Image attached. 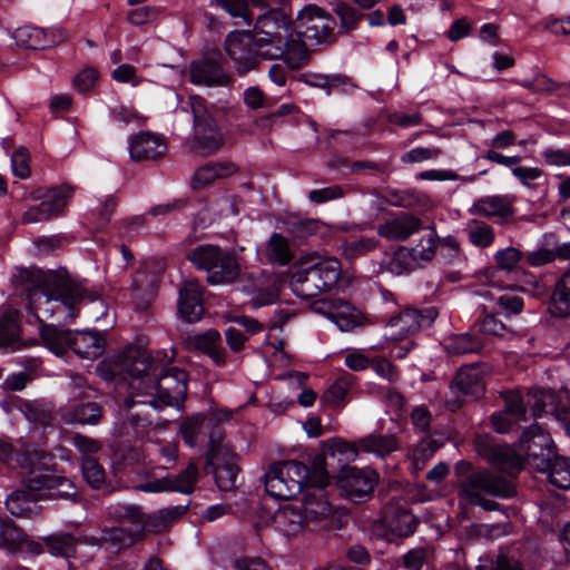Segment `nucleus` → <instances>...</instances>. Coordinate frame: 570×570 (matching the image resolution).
I'll use <instances>...</instances> for the list:
<instances>
[{"label":"nucleus","mask_w":570,"mask_h":570,"mask_svg":"<svg viewBox=\"0 0 570 570\" xmlns=\"http://www.w3.org/2000/svg\"><path fill=\"white\" fill-rule=\"evenodd\" d=\"M176 351L138 352L127 367L128 375L139 381L146 392L126 396L119 405L116 434L127 442L140 439L154 423V413L166 406L181 409L188 393V372L175 364Z\"/></svg>","instance_id":"obj_1"},{"label":"nucleus","mask_w":570,"mask_h":570,"mask_svg":"<svg viewBox=\"0 0 570 570\" xmlns=\"http://www.w3.org/2000/svg\"><path fill=\"white\" fill-rule=\"evenodd\" d=\"M87 284V279L55 271H49L41 281L46 301L38 312L56 323L42 325L40 337L45 346L57 356L71 350L81 358L96 360L105 352L107 341L102 333L96 330L71 331L60 327L72 323L79 316V305L82 302L96 301V293Z\"/></svg>","instance_id":"obj_2"},{"label":"nucleus","mask_w":570,"mask_h":570,"mask_svg":"<svg viewBox=\"0 0 570 570\" xmlns=\"http://www.w3.org/2000/svg\"><path fill=\"white\" fill-rule=\"evenodd\" d=\"M358 449L366 453H374L385 458L399 449L395 435L368 434L361 438L357 444L335 436L321 442V451L309 453L314 463L316 482L326 488L331 480L337 481L351 466L350 462L358 455Z\"/></svg>","instance_id":"obj_3"},{"label":"nucleus","mask_w":570,"mask_h":570,"mask_svg":"<svg viewBox=\"0 0 570 570\" xmlns=\"http://www.w3.org/2000/svg\"><path fill=\"white\" fill-rule=\"evenodd\" d=\"M18 465L27 471L31 490H46L58 502L79 503L82 498L71 480L62 474L56 455L37 444L26 443L17 452Z\"/></svg>","instance_id":"obj_4"},{"label":"nucleus","mask_w":570,"mask_h":570,"mask_svg":"<svg viewBox=\"0 0 570 570\" xmlns=\"http://www.w3.org/2000/svg\"><path fill=\"white\" fill-rule=\"evenodd\" d=\"M181 110L190 109L193 116L191 149L203 156L218 150L225 141L224 131H232L239 127L237 122L240 107L218 108L208 105L206 99L197 95H190L186 106Z\"/></svg>","instance_id":"obj_5"},{"label":"nucleus","mask_w":570,"mask_h":570,"mask_svg":"<svg viewBox=\"0 0 570 570\" xmlns=\"http://www.w3.org/2000/svg\"><path fill=\"white\" fill-rule=\"evenodd\" d=\"M454 474L460 481V500L484 511L500 510V504L487 497L509 499L515 495V488L510 481L487 469L475 468L468 460L454 464Z\"/></svg>","instance_id":"obj_6"},{"label":"nucleus","mask_w":570,"mask_h":570,"mask_svg":"<svg viewBox=\"0 0 570 570\" xmlns=\"http://www.w3.org/2000/svg\"><path fill=\"white\" fill-rule=\"evenodd\" d=\"M187 259L207 273L209 285L232 284L240 278L242 266L234 249L202 244L189 250Z\"/></svg>","instance_id":"obj_7"},{"label":"nucleus","mask_w":570,"mask_h":570,"mask_svg":"<svg viewBox=\"0 0 570 570\" xmlns=\"http://www.w3.org/2000/svg\"><path fill=\"white\" fill-rule=\"evenodd\" d=\"M340 278V261L332 258L318 262L293 276L294 292L302 297L312 298L334 288Z\"/></svg>","instance_id":"obj_8"},{"label":"nucleus","mask_w":570,"mask_h":570,"mask_svg":"<svg viewBox=\"0 0 570 570\" xmlns=\"http://www.w3.org/2000/svg\"><path fill=\"white\" fill-rule=\"evenodd\" d=\"M75 188L68 184H61L48 188L35 189L30 197L33 200L42 199L38 205L30 206L22 215V224L40 223L59 216L70 203Z\"/></svg>","instance_id":"obj_9"},{"label":"nucleus","mask_w":570,"mask_h":570,"mask_svg":"<svg viewBox=\"0 0 570 570\" xmlns=\"http://www.w3.org/2000/svg\"><path fill=\"white\" fill-rule=\"evenodd\" d=\"M474 448L481 458L503 473L515 474L525 465L521 452L507 443H501L491 434H478L474 439Z\"/></svg>","instance_id":"obj_10"},{"label":"nucleus","mask_w":570,"mask_h":570,"mask_svg":"<svg viewBox=\"0 0 570 570\" xmlns=\"http://www.w3.org/2000/svg\"><path fill=\"white\" fill-rule=\"evenodd\" d=\"M438 239L439 235L435 227H431L430 233L423 235L415 246H399L389 262V269L396 275H401L411 273L417 267L432 262L436 253Z\"/></svg>","instance_id":"obj_11"},{"label":"nucleus","mask_w":570,"mask_h":570,"mask_svg":"<svg viewBox=\"0 0 570 570\" xmlns=\"http://www.w3.org/2000/svg\"><path fill=\"white\" fill-rule=\"evenodd\" d=\"M519 449L524 464L535 471L547 469L550 459L558 453L551 435L537 423L522 431L519 438Z\"/></svg>","instance_id":"obj_12"},{"label":"nucleus","mask_w":570,"mask_h":570,"mask_svg":"<svg viewBox=\"0 0 570 570\" xmlns=\"http://www.w3.org/2000/svg\"><path fill=\"white\" fill-rule=\"evenodd\" d=\"M297 37L314 45L328 43L333 39L335 19L316 6H306L297 14Z\"/></svg>","instance_id":"obj_13"},{"label":"nucleus","mask_w":570,"mask_h":570,"mask_svg":"<svg viewBox=\"0 0 570 570\" xmlns=\"http://www.w3.org/2000/svg\"><path fill=\"white\" fill-rule=\"evenodd\" d=\"M503 409L490 415V424L494 432L508 434L517 431L520 424L529 420L524 396L519 390L500 392Z\"/></svg>","instance_id":"obj_14"},{"label":"nucleus","mask_w":570,"mask_h":570,"mask_svg":"<svg viewBox=\"0 0 570 570\" xmlns=\"http://www.w3.org/2000/svg\"><path fill=\"white\" fill-rule=\"evenodd\" d=\"M225 50L227 55L239 66L243 71L266 67L262 65L265 61L262 58V51H267L264 43H259L249 31H232L225 40Z\"/></svg>","instance_id":"obj_15"},{"label":"nucleus","mask_w":570,"mask_h":570,"mask_svg":"<svg viewBox=\"0 0 570 570\" xmlns=\"http://www.w3.org/2000/svg\"><path fill=\"white\" fill-rule=\"evenodd\" d=\"M313 309L333 322L342 332H350L365 324L363 314L341 297L317 299L313 303Z\"/></svg>","instance_id":"obj_16"},{"label":"nucleus","mask_w":570,"mask_h":570,"mask_svg":"<svg viewBox=\"0 0 570 570\" xmlns=\"http://www.w3.org/2000/svg\"><path fill=\"white\" fill-rule=\"evenodd\" d=\"M198 476V466L190 461L180 472L167 474L159 479L146 480L138 485V489L146 493L178 492L190 494L196 489Z\"/></svg>","instance_id":"obj_17"},{"label":"nucleus","mask_w":570,"mask_h":570,"mask_svg":"<svg viewBox=\"0 0 570 570\" xmlns=\"http://www.w3.org/2000/svg\"><path fill=\"white\" fill-rule=\"evenodd\" d=\"M43 500H53L46 490H31L30 484L22 480L20 489L11 491L6 498V509L16 518L35 519L42 512L39 504Z\"/></svg>","instance_id":"obj_18"},{"label":"nucleus","mask_w":570,"mask_h":570,"mask_svg":"<svg viewBox=\"0 0 570 570\" xmlns=\"http://www.w3.org/2000/svg\"><path fill=\"white\" fill-rule=\"evenodd\" d=\"M308 46L306 41L297 37V39L292 38L287 41L284 48L268 47L267 51H262V58L278 62L266 67L267 71H282L281 61L291 70L304 68L309 60Z\"/></svg>","instance_id":"obj_19"},{"label":"nucleus","mask_w":570,"mask_h":570,"mask_svg":"<svg viewBox=\"0 0 570 570\" xmlns=\"http://www.w3.org/2000/svg\"><path fill=\"white\" fill-rule=\"evenodd\" d=\"M377 482L379 474L375 471L356 466H350L336 481L345 495L355 503L370 498Z\"/></svg>","instance_id":"obj_20"},{"label":"nucleus","mask_w":570,"mask_h":570,"mask_svg":"<svg viewBox=\"0 0 570 570\" xmlns=\"http://www.w3.org/2000/svg\"><path fill=\"white\" fill-rule=\"evenodd\" d=\"M438 316L439 311L434 306L422 308L407 307L397 315L390 317L387 326L397 327L399 336L396 338L402 340L421 330L431 327Z\"/></svg>","instance_id":"obj_21"},{"label":"nucleus","mask_w":570,"mask_h":570,"mask_svg":"<svg viewBox=\"0 0 570 570\" xmlns=\"http://www.w3.org/2000/svg\"><path fill=\"white\" fill-rule=\"evenodd\" d=\"M494 265L479 272L481 278L490 285H499L501 274L510 275L524 268V253L517 247L508 246L498 249L493 255Z\"/></svg>","instance_id":"obj_22"},{"label":"nucleus","mask_w":570,"mask_h":570,"mask_svg":"<svg viewBox=\"0 0 570 570\" xmlns=\"http://www.w3.org/2000/svg\"><path fill=\"white\" fill-rule=\"evenodd\" d=\"M0 547L10 552H26L31 556L43 553L41 542L31 539L9 518H0Z\"/></svg>","instance_id":"obj_23"},{"label":"nucleus","mask_w":570,"mask_h":570,"mask_svg":"<svg viewBox=\"0 0 570 570\" xmlns=\"http://www.w3.org/2000/svg\"><path fill=\"white\" fill-rule=\"evenodd\" d=\"M425 226L421 218L407 213L401 212L392 219H387L377 226L379 236L395 242H405L412 235L431 228Z\"/></svg>","instance_id":"obj_24"},{"label":"nucleus","mask_w":570,"mask_h":570,"mask_svg":"<svg viewBox=\"0 0 570 570\" xmlns=\"http://www.w3.org/2000/svg\"><path fill=\"white\" fill-rule=\"evenodd\" d=\"M42 542L43 550L47 549L50 554L65 558L66 560L76 557L77 547L79 544L90 546L97 550L101 547L100 539L95 535L75 537L69 532L53 533L43 537Z\"/></svg>","instance_id":"obj_25"},{"label":"nucleus","mask_w":570,"mask_h":570,"mask_svg":"<svg viewBox=\"0 0 570 570\" xmlns=\"http://www.w3.org/2000/svg\"><path fill=\"white\" fill-rule=\"evenodd\" d=\"M238 456L226 453L216 458H207L205 463L206 474H213L215 483L220 491H232L237 488V475L240 471L237 464Z\"/></svg>","instance_id":"obj_26"},{"label":"nucleus","mask_w":570,"mask_h":570,"mask_svg":"<svg viewBox=\"0 0 570 570\" xmlns=\"http://www.w3.org/2000/svg\"><path fill=\"white\" fill-rule=\"evenodd\" d=\"M299 503L308 524L314 522L332 524L335 521L334 507L326 498L325 488H309Z\"/></svg>","instance_id":"obj_27"},{"label":"nucleus","mask_w":570,"mask_h":570,"mask_svg":"<svg viewBox=\"0 0 570 570\" xmlns=\"http://www.w3.org/2000/svg\"><path fill=\"white\" fill-rule=\"evenodd\" d=\"M167 144L163 136L151 131H140L129 139L130 158L135 161L158 159L165 155Z\"/></svg>","instance_id":"obj_28"},{"label":"nucleus","mask_w":570,"mask_h":570,"mask_svg":"<svg viewBox=\"0 0 570 570\" xmlns=\"http://www.w3.org/2000/svg\"><path fill=\"white\" fill-rule=\"evenodd\" d=\"M304 461L299 460H284L275 462L274 464L284 472L285 480L298 483L301 493L309 488H323L322 484L316 482V473H314V463L311 454L303 456Z\"/></svg>","instance_id":"obj_29"},{"label":"nucleus","mask_w":570,"mask_h":570,"mask_svg":"<svg viewBox=\"0 0 570 570\" xmlns=\"http://www.w3.org/2000/svg\"><path fill=\"white\" fill-rule=\"evenodd\" d=\"M178 314L187 323L199 321L205 312L203 288L195 282L185 283L178 293Z\"/></svg>","instance_id":"obj_30"},{"label":"nucleus","mask_w":570,"mask_h":570,"mask_svg":"<svg viewBox=\"0 0 570 570\" xmlns=\"http://www.w3.org/2000/svg\"><path fill=\"white\" fill-rule=\"evenodd\" d=\"M264 487L266 494L276 501H289L301 493L298 483L285 480L284 472L274 463L264 475Z\"/></svg>","instance_id":"obj_31"},{"label":"nucleus","mask_w":570,"mask_h":570,"mask_svg":"<svg viewBox=\"0 0 570 570\" xmlns=\"http://www.w3.org/2000/svg\"><path fill=\"white\" fill-rule=\"evenodd\" d=\"M547 309L554 318L563 320L570 316V268L563 272L553 284Z\"/></svg>","instance_id":"obj_32"},{"label":"nucleus","mask_w":570,"mask_h":570,"mask_svg":"<svg viewBox=\"0 0 570 570\" xmlns=\"http://www.w3.org/2000/svg\"><path fill=\"white\" fill-rule=\"evenodd\" d=\"M189 345L207 356L218 366L226 364V352L222 346V335L215 328L197 333L188 338Z\"/></svg>","instance_id":"obj_33"},{"label":"nucleus","mask_w":570,"mask_h":570,"mask_svg":"<svg viewBox=\"0 0 570 570\" xmlns=\"http://www.w3.org/2000/svg\"><path fill=\"white\" fill-rule=\"evenodd\" d=\"M514 208L507 196H484L473 203L470 213L487 218L497 217L501 223L510 220L514 215Z\"/></svg>","instance_id":"obj_34"},{"label":"nucleus","mask_w":570,"mask_h":570,"mask_svg":"<svg viewBox=\"0 0 570 570\" xmlns=\"http://www.w3.org/2000/svg\"><path fill=\"white\" fill-rule=\"evenodd\" d=\"M105 415V409L100 402L80 400L70 405L65 412L67 423L73 425H98Z\"/></svg>","instance_id":"obj_35"},{"label":"nucleus","mask_w":570,"mask_h":570,"mask_svg":"<svg viewBox=\"0 0 570 570\" xmlns=\"http://www.w3.org/2000/svg\"><path fill=\"white\" fill-rule=\"evenodd\" d=\"M164 267L156 262H142L132 274L131 287L144 295H155L161 283Z\"/></svg>","instance_id":"obj_36"},{"label":"nucleus","mask_w":570,"mask_h":570,"mask_svg":"<svg viewBox=\"0 0 570 570\" xmlns=\"http://www.w3.org/2000/svg\"><path fill=\"white\" fill-rule=\"evenodd\" d=\"M236 171L237 166L232 161H209L195 171L191 179V188H204L215 179L229 177Z\"/></svg>","instance_id":"obj_37"},{"label":"nucleus","mask_w":570,"mask_h":570,"mask_svg":"<svg viewBox=\"0 0 570 570\" xmlns=\"http://www.w3.org/2000/svg\"><path fill=\"white\" fill-rule=\"evenodd\" d=\"M13 39L18 46L35 50L49 48L57 42L52 31L31 26L18 28L13 33Z\"/></svg>","instance_id":"obj_38"},{"label":"nucleus","mask_w":570,"mask_h":570,"mask_svg":"<svg viewBox=\"0 0 570 570\" xmlns=\"http://www.w3.org/2000/svg\"><path fill=\"white\" fill-rule=\"evenodd\" d=\"M485 340L476 333L473 326L470 332L451 336L446 342L445 348L449 354L453 355L480 354L485 348Z\"/></svg>","instance_id":"obj_39"},{"label":"nucleus","mask_w":570,"mask_h":570,"mask_svg":"<svg viewBox=\"0 0 570 570\" xmlns=\"http://www.w3.org/2000/svg\"><path fill=\"white\" fill-rule=\"evenodd\" d=\"M297 79L311 86L327 88V94L332 90L348 92L355 87L346 73H299Z\"/></svg>","instance_id":"obj_40"},{"label":"nucleus","mask_w":570,"mask_h":570,"mask_svg":"<svg viewBox=\"0 0 570 570\" xmlns=\"http://www.w3.org/2000/svg\"><path fill=\"white\" fill-rule=\"evenodd\" d=\"M527 406H531V415L534 419L542 417L544 414L554 413L561 409L558 404V395L554 391L544 389H532L528 393Z\"/></svg>","instance_id":"obj_41"},{"label":"nucleus","mask_w":570,"mask_h":570,"mask_svg":"<svg viewBox=\"0 0 570 570\" xmlns=\"http://www.w3.org/2000/svg\"><path fill=\"white\" fill-rule=\"evenodd\" d=\"M209 425L210 422H207L206 416L203 413H197L181 421L179 435L185 444L194 448L205 440Z\"/></svg>","instance_id":"obj_42"},{"label":"nucleus","mask_w":570,"mask_h":570,"mask_svg":"<svg viewBox=\"0 0 570 570\" xmlns=\"http://www.w3.org/2000/svg\"><path fill=\"white\" fill-rule=\"evenodd\" d=\"M451 387L459 394L473 397H479L484 392L482 379L473 367L460 368L451 382Z\"/></svg>","instance_id":"obj_43"},{"label":"nucleus","mask_w":570,"mask_h":570,"mask_svg":"<svg viewBox=\"0 0 570 570\" xmlns=\"http://www.w3.org/2000/svg\"><path fill=\"white\" fill-rule=\"evenodd\" d=\"M276 519L286 535H295L308 525L301 503L284 505Z\"/></svg>","instance_id":"obj_44"},{"label":"nucleus","mask_w":570,"mask_h":570,"mask_svg":"<svg viewBox=\"0 0 570 570\" xmlns=\"http://www.w3.org/2000/svg\"><path fill=\"white\" fill-rule=\"evenodd\" d=\"M548 468L538 472L547 473L549 482L560 490L570 489V458L559 455L558 453L550 459Z\"/></svg>","instance_id":"obj_45"},{"label":"nucleus","mask_w":570,"mask_h":570,"mask_svg":"<svg viewBox=\"0 0 570 570\" xmlns=\"http://www.w3.org/2000/svg\"><path fill=\"white\" fill-rule=\"evenodd\" d=\"M419 524V518L404 508H397L389 521L391 532L400 538L413 535Z\"/></svg>","instance_id":"obj_46"},{"label":"nucleus","mask_w":570,"mask_h":570,"mask_svg":"<svg viewBox=\"0 0 570 570\" xmlns=\"http://www.w3.org/2000/svg\"><path fill=\"white\" fill-rule=\"evenodd\" d=\"M266 255L271 263L279 266L289 264L293 258L286 237L279 233L272 234L267 243Z\"/></svg>","instance_id":"obj_47"},{"label":"nucleus","mask_w":570,"mask_h":570,"mask_svg":"<svg viewBox=\"0 0 570 570\" xmlns=\"http://www.w3.org/2000/svg\"><path fill=\"white\" fill-rule=\"evenodd\" d=\"M83 480L95 490L106 488V472L96 458L83 456L81 460Z\"/></svg>","instance_id":"obj_48"},{"label":"nucleus","mask_w":570,"mask_h":570,"mask_svg":"<svg viewBox=\"0 0 570 570\" xmlns=\"http://www.w3.org/2000/svg\"><path fill=\"white\" fill-rule=\"evenodd\" d=\"M420 199L421 195L414 189L399 190L389 188L382 196V200L387 205L402 208H411L420 204Z\"/></svg>","instance_id":"obj_49"},{"label":"nucleus","mask_w":570,"mask_h":570,"mask_svg":"<svg viewBox=\"0 0 570 570\" xmlns=\"http://www.w3.org/2000/svg\"><path fill=\"white\" fill-rule=\"evenodd\" d=\"M20 333V325L11 313L0 315V347L12 346L19 341Z\"/></svg>","instance_id":"obj_50"},{"label":"nucleus","mask_w":570,"mask_h":570,"mask_svg":"<svg viewBox=\"0 0 570 570\" xmlns=\"http://www.w3.org/2000/svg\"><path fill=\"white\" fill-rule=\"evenodd\" d=\"M23 414L35 431L41 429L43 433L47 428L53 426L51 412L36 404L27 403L23 409Z\"/></svg>","instance_id":"obj_51"},{"label":"nucleus","mask_w":570,"mask_h":570,"mask_svg":"<svg viewBox=\"0 0 570 570\" xmlns=\"http://www.w3.org/2000/svg\"><path fill=\"white\" fill-rule=\"evenodd\" d=\"M330 166L335 169H348L352 174H360L361 171L368 169L376 173H385L386 165L382 163H375L373 160H355L350 161L347 158L333 159Z\"/></svg>","instance_id":"obj_52"},{"label":"nucleus","mask_w":570,"mask_h":570,"mask_svg":"<svg viewBox=\"0 0 570 570\" xmlns=\"http://www.w3.org/2000/svg\"><path fill=\"white\" fill-rule=\"evenodd\" d=\"M324 223L315 218H304L292 222L289 230L295 238L307 239L311 236L323 234Z\"/></svg>","instance_id":"obj_53"},{"label":"nucleus","mask_w":570,"mask_h":570,"mask_svg":"<svg viewBox=\"0 0 570 570\" xmlns=\"http://www.w3.org/2000/svg\"><path fill=\"white\" fill-rule=\"evenodd\" d=\"M475 226L469 230V240L476 247L487 248L495 239L493 228L484 222L474 220Z\"/></svg>","instance_id":"obj_54"},{"label":"nucleus","mask_w":570,"mask_h":570,"mask_svg":"<svg viewBox=\"0 0 570 570\" xmlns=\"http://www.w3.org/2000/svg\"><path fill=\"white\" fill-rule=\"evenodd\" d=\"M31 155L27 147L20 146L11 155V168L16 177L27 179L31 175Z\"/></svg>","instance_id":"obj_55"},{"label":"nucleus","mask_w":570,"mask_h":570,"mask_svg":"<svg viewBox=\"0 0 570 570\" xmlns=\"http://www.w3.org/2000/svg\"><path fill=\"white\" fill-rule=\"evenodd\" d=\"M476 333L484 338L487 335L503 337L507 331L505 324L495 315H487L474 324Z\"/></svg>","instance_id":"obj_56"},{"label":"nucleus","mask_w":570,"mask_h":570,"mask_svg":"<svg viewBox=\"0 0 570 570\" xmlns=\"http://www.w3.org/2000/svg\"><path fill=\"white\" fill-rule=\"evenodd\" d=\"M430 549L428 547H417L409 550L402 556V568L405 570H422L428 562Z\"/></svg>","instance_id":"obj_57"},{"label":"nucleus","mask_w":570,"mask_h":570,"mask_svg":"<svg viewBox=\"0 0 570 570\" xmlns=\"http://www.w3.org/2000/svg\"><path fill=\"white\" fill-rule=\"evenodd\" d=\"M276 20L274 18V14L272 12L261 14L256 23L254 26V31L257 35H264V37H261L256 39L259 43H265L266 48H268V43L273 41V35L274 29L276 28Z\"/></svg>","instance_id":"obj_58"},{"label":"nucleus","mask_w":570,"mask_h":570,"mask_svg":"<svg viewBox=\"0 0 570 570\" xmlns=\"http://www.w3.org/2000/svg\"><path fill=\"white\" fill-rule=\"evenodd\" d=\"M189 81L197 86L215 87L232 82L234 73H187Z\"/></svg>","instance_id":"obj_59"},{"label":"nucleus","mask_w":570,"mask_h":570,"mask_svg":"<svg viewBox=\"0 0 570 570\" xmlns=\"http://www.w3.org/2000/svg\"><path fill=\"white\" fill-rule=\"evenodd\" d=\"M208 422H210V425L207 430L208 448L206 452V459L226 454L227 452H223L222 448V442L225 436L224 430L218 424H214L212 420Z\"/></svg>","instance_id":"obj_60"},{"label":"nucleus","mask_w":570,"mask_h":570,"mask_svg":"<svg viewBox=\"0 0 570 570\" xmlns=\"http://www.w3.org/2000/svg\"><path fill=\"white\" fill-rule=\"evenodd\" d=\"M215 3L232 17L242 18L247 26H250L247 0H215Z\"/></svg>","instance_id":"obj_61"},{"label":"nucleus","mask_w":570,"mask_h":570,"mask_svg":"<svg viewBox=\"0 0 570 570\" xmlns=\"http://www.w3.org/2000/svg\"><path fill=\"white\" fill-rule=\"evenodd\" d=\"M335 12L341 21V28L350 31L355 28L363 14L345 2L337 3Z\"/></svg>","instance_id":"obj_62"},{"label":"nucleus","mask_w":570,"mask_h":570,"mask_svg":"<svg viewBox=\"0 0 570 570\" xmlns=\"http://www.w3.org/2000/svg\"><path fill=\"white\" fill-rule=\"evenodd\" d=\"M440 245V256H442L448 264H453L460 259L461 248L460 244L454 236H446L436 240V246Z\"/></svg>","instance_id":"obj_63"},{"label":"nucleus","mask_w":570,"mask_h":570,"mask_svg":"<svg viewBox=\"0 0 570 570\" xmlns=\"http://www.w3.org/2000/svg\"><path fill=\"white\" fill-rule=\"evenodd\" d=\"M544 163L548 166L566 167L570 166V147L569 148H553L549 147L541 153Z\"/></svg>","instance_id":"obj_64"}]
</instances>
